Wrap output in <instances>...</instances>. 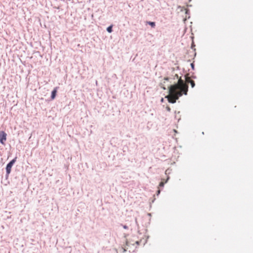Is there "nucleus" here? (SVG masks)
<instances>
[{
	"label": "nucleus",
	"instance_id": "nucleus-5",
	"mask_svg": "<svg viewBox=\"0 0 253 253\" xmlns=\"http://www.w3.org/2000/svg\"><path fill=\"white\" fill-rule=\"evenodd\" d=\"M57 90V87H55L51 92V99H54L56 96V93Z\"/></svg>",
	"mask_w": 253,
	"mask_h": 253
},
{
	"label": "nucleus",
	"instance_id": "nucleus-1",
	"mask_svg": "<svg viewBox=\"0 0 253 253\" xmlns=\"http://www.w3.org/2000/svg\"><path fill=\"white\" fill-rule=\"evenodd\" d=\"M188 86L185 83L181 78L179 79L176 84L171 85L169 87V95L166 96L168 101L171 103L176 102L179 97L183 94H187Z\"/></svg>",
	"mask_w": 253,
	"mask_h": 253
},
{
	"label": "nucleus",
	"instance_id": "nucleus-2",
	"mask_svg": "<svg viewBox=\"0 0 253 253\" xmlns=\"http://www.w3.org/2000/svg\"><path fill=\"white\" fill-rule=\"evenodd\" d=\"M16 158L11 161L6 166V170L7 174L10 173L11 168L16 161Z\"/></svg>",
	"mask_w": 253,
	"mask_h": 253
},
{
	"label": "nucleus",
	"instance_id": "nucleus-3",
	"mask_svg": "<svg viewBox=\"0 0 253 253\" xmlns=\"http://www.w3.org/2000/svg\"><path fill=\"white\" fill-rule=\"evenodd\" d=\"M6 133L3 131H0V142L2 144H4L6 140Z\"/></svg>",
	"mask_w": 253,
	"mask_h": 253
},
{
	"label": "nucleus",
	"instance_id": "nucleus-9",
	"mask_svg": "<svg viewBox=\"0 0 253 253\" xmlns=\"http://www.w3.org/2000/svg\"><path fill=\"white\" fill-rule=\"evenodd\" d=\"M160 86L163 89H166V87L164 86V85L162 84H160Z\"/></svg>",
	"mask_w": 253,
	"mask_h": 253
},
{
	"label": "nucleus",
	"instance_id": "nucleus-6",
	"mask_svg": "<svg viewBox=\"0 0 253 253\" xmlns=\"http://www.w3.org/2000/svg\"><path fill=\"white\" fill-rule=\"evenodd\" d=\"M147 23L150 25L152 28H154L156 26L154 22L148 21L147 22Z\"/></svg>",
	"mask_w": 253,
	"mask_h": 253
},
{
	"label": "nucleus",
	"instance_id": "nucleus-11",
	"mask_svg": "<svg viewBox=\"0 0 253 253\" xmlns=\"http://www.w3.org/2000/svg\"><path fill=\"white\" fill-rule=\"evenodd\" d=\"M167 109L168 111H170V108H169V107H167Z\"/></svg>",
	"mask_w": 253,
	"mask_h": 253
},
{
	"label": "nucleus",
	"instance_id": "nucleus-13",
	"mask_svg": "<svg viewBox=\"0 0 253 253\" xmlns=\"http://www.w3.org/2000/svg\"><path fill=\"white\" fill-rule=\"evenodd\" d=\"M160 193V190H158V194H159Z\"/></svg>",
	"mask_w": 253,
	"mask_h": 253
},
{
	"label": "nucleus",
	"instance_id": "nucleus-12",
	"mask_svg": "<svg viewBox=\"0 0 253 253\" xmlns=\"http://www.w3.org/2000/svg\"><path fill=\"white\" fill-rule=\"evenodd\" d=\"M191 66H192V68H193V67H194V64H193V63H192V64H191Z\"/></svg>",
	"mask_w": 253,
	"mask_h": 253
},
{
	"label": "nucleus",
	"instance_id": "nucleus-8",
	"mask_svg": "<svg viewBox=\"0 0 253 253\" xmlns=\"http://www.w3.org/2000/svg\"><path fill=\"white\" fill-rule=\"evenodd\" d=\"M167 182V181H166L165 182H164V181H161L160 184H159V186L160 187H163L164 185V184L165 183H166Z\"/></svg>",
	"mask_w": 253,
	"mask_h": 253
},
{
	"label": "nucleus",
	"instance_id": "nucleus-7",
	"mask_svg": "<svg viewBox=\"0 0 253 253\" xmlns=\"http://www.w3.org/2000/svg\"><path fill=\"white\" fill-rule=\"evenodd\" d=\"M107 30L109 33H111L112 32V26L108 27Z\"/></svg>",
	"mask_w": 253,
	"mask_h": 253
},
{
	"label": "nucleus",
	"instance_id": "nucleus-10",
	"mask_svg": "<svg viewBox=\"0 0 253 253\" xmlns=\"http://www.w3.org/2000/svg\"><path fill=\"white\" fill-rule=\"evenodd\" d=\"M169 79L168 77H166V78H165L164 79V83H165V82H166L165 81H169Z\"/></svg>",
	"mask_w": 253,
	"mask_h": 253
},
{
	"label": "nucleus",
	"instance_id": "nucleus-4",
	"mask_svg": "<svg viewBox=\"0 0 253 253\" xmlns=\"http://www.w3.org/2000/svg\"><path fill=\"white\" fill-rule=\"evenodd\" d=\"M184 83L188 86L187 84H189L190 83L191 85V87H194L195 86V82L194 81H193L191 79L190 77H188L187 76H186L185 77V83L184 82Z\"/></svg>",
	"mask_w": 253,
	"mask_h": 253
}]
</instances>
